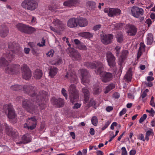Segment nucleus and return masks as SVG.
Segmentation results:
<instances>
[{"mask_svg":"<svg viewBox=\"0 0 155 155\" xmlns=\"http://www.w3.org/2000/svg\"><path fill=\"white\" fill-rule=\"evenodd\" d=\"M84 65L88 68L96 69L95 72L97 74L100 75L101 79L103 82H106L112 80L113 78L112 73L103 71L104 67V64L102 63L96 61L92 63L86 62L84 63Z\"/></svg>","mask_w":155,"mask_h":155,"instance_id":"obj_1","label":"nucleus"},{"mask_svg":"<svg viewBox=\"0 0 155 155\" xmlns=\"http://www.w3.org/2000/svg\"><path fill=\"white\" fill-rule=\"evenodd\" d=\"M35 87L31 86L25 85L23 87L18 85H14L10 87V88L12 90L18 91L21 90L22 88L26 94L31 96H34L36 92Z\"/></svg>","mask_w":155,"mask_h":155,"instance_id":"obj_2","label":"nucleus"},{"mask_svg":"<svg viewBox=\"0 0 155 155\" xmlns=\"http://www.w3.org/2000/svg\"><path fill=\"white\" fill-rule=\"evenodd\" d=\"M34 104V102L30 99L25 100L22 103L23 107L27 112L33 114L38 111V106Z\"/></svg>","mask_w":155,"mask_h":155,"instance_id":"obj_3","label":"nucleus"},{"mask_svg":"<svg viewBox=\"0 0 155 155\" xmlns=\"http://www.w3.org/2000/svg\"><path fill=\"white\" fill-rule=\"evenodd\" d=\"M35 91L36 92L34 94V96L32 97H35L36 98V102L40 106V108L41 110L44 109L46 107V105L43 102L41 103V102H42L44 101L47 100L48 97V94L46 92L42 91L40 92L38 95H36L37 92H36V89Z\"/></svg>","mask_w":155,"mask_h":155,"instance_id":"obj_4","label":"nucleus"},{"mask_svg":"<svg viewBox=\"0 0 155 155\" xmlns=\"http://www.w3.org/2000/svg\"><path fill=\"white\" fill-rule=\"evenodd\" d=\"M52 23L55 28L51 26L50 27V29L59 35L61 34L62 31L65 29V25L62 21L56 18L53 19Z\"/></svg>","mask_w":155,"mask_h":155,"instance_id":"obj_5","label":"nucleus"},{"mask_svg":"<svg viewBox=\"0 0 155 155\" xmlns=\"http://www.w3.org/2000/svg\"><path fill=\"white\" fill-rule=\"evenodd\" d=\"M69 97L70 102L74 103L78 101L79 98V91L76 88L74 84H71L69 87L68 90Z\"/></svg>","mask_w":155,"mask_h":155,"instance_id":"obj_6","label":"nucleus"},{"mask_svg":"<svg viewBox=\"0 0 155 155\" xmlns=\"http://www.w3.org/2000/svg\"><path fill=\"white\" fill-rule=\"evenodd\" d=\"M38 2L35 0H24L21 3V6L24 9L31 11L35 10L38 7Z\"/></svg>","mask_w":155,"mask_h":155,"instance_id":"obj_7","label":"nucleus"},{"mask_svg":"<svg viewBox=\"0 0 155 155\" xmlns=\"http://www.w3.org/2000/svg\"><path fill=\"white\" fill-rule=\"evenodd\" d=\"M18 44L15 42H9L8 43V48L9 50H8L6 51L5 54V57L8 60L11 61L14 58V52H13L14 49L17 48Z\"/></svg>","mask_w":155,"mask_h":155,"instance_id":"obj_8","label":"nucleus"},{"mask_svg":"<svg viewBox=\"0 0 155 155\" xmlns=\"http://www.w3.org/2000/svg\"><path fill=\"white\" fill-rule=\"evenodd\" d=\"M81 78V83L84 85H87L90 82V75L87 70L84 69H82L80 70Z\"/></svg>","mask_w":155,"mask_h":155,"instance_id":"obj_9","label":"nucleus"},{"mask_svg":"<svg viewBox=\"0 0 155 155\" xmlns=\"http://www.w3.org/2000/svg\"><path fill=\"white\" fill-rule=\"evenodd\" d=\"M22 76L25 80H28L31 76V71L27 66L24 64L21 68Z\"/></svg>","mask_w":155,"mask_h":155,"instance_id":"obj_10","label":"nucleus"},{"mask_svg":"<svg viewBox=\"0 0 155 155\" xmlns=\"http://www.w3.org/2000/svg\"><path fill=\"white\" fill-rule=\"evenodd\" d=\"M106 59L108 65L112 68L116 66V58L114 55L110 51H108L106 54Z\"/></svg>","mask_w":155,"mask_h":155,"instance_id":"obj_11","label":"nucleus"},{"mask_svg":"<svg viewBox=\"0 0 155 155\" xmlns=\"http://www.w3.org/2000/svg\"><path fill=\"white\" fill-rule=\"evenodd\" d=\"M19 66L15 64L9 65L5 68V71L9 74H15L19 71Z\"/></svg>","mask_w":155,"mask_h":155,"instance_id":"obj_12","label":"nucleus"},{"mask_svg":"<svg viewBox=\"0 0 155 155\" xmlns=\"http://www.w3.org/2000/svg\"><path fill=\"white\" fill-rule=\"evenodd\" d=\"M4 109L5 110H8V116L9 118L13 119L16 118V114L13 107L11 104L5 105L4 106Z\"/></svg>","mask_w":155,"mask_h":155,"instance_id":"obj_13","label":"nucleus"},{"mask_svg":"<svg viewBox=\"0 0 155 155\" xmlns=\"http://www.w3.org/2000/svg\"><path fill=\"white\" fill-rule=\"evenodd\" d=\"M67 52L73 60H78L81 58L80 54L78 51H76L73 48H68Z\"/></svg>","mask_w":155,"mask_h":155,"instance_id":"obj_14","label":"nucleus"},{"mask_svg":"<svg viewBox=\"0 0 155 155\" xmlns=\"http://www.w3.org/2000/svg\"><path fill=\"white\" fill-rule=\"evenodd\" d=\"M127 33L129 35H135L137 32V29L135 26L130 24H127L125 26Z\"/></svg>","mask_w":155,"mask_h":155,"instance_id":"obj_15","label":"nucleus"},{"mask_svg":"<svg viewBox=\"0 0 155 155\" xmlns=\"http://www.w3.org/2000/svg\"><path fill=\"white\" fill-rule=\"evenodd\" d=\"M113 38V36L111 34L106 35L103 34L101 35V42L105 45L111 43Z\"/></svg>","mask_w":155,"mask_h":155,"instance_id":"obj_16","label":"nucleus"},{"mask_svg":"<svg viewBox=\"0 0 155 155\" xmlns=\"http://www.w3.org/2000/svg\"><path fill=\"white\" fill-rule=\"evenodd\" d=\"M131 12L134 17L138 18L140 16L143 15V10L141 8L134 6L131 8Z\"/></svg>","mask_w":155,"mask_h":155,"instance_id":"obj_17","label":"nucleus"},{"mask_svg":"<svg viewBox=\"0 0 155 155\" xmlns=\"http://www.w3.org/2000/svg\"><path fill=\"white\" fill-rule=\"evenodd\" d=\"M27 122L29 126L28 127V129H30L32 130L36 127L37 120L35 117L28 118L27 120Z\"/></svg>","mask_w":155,"mask_h":155,"instance_id":"obj_18","label":"nucleus"},{"mask_svg":"<svg viewBox=\"0 0 155 155\" xmlns=\"http://www.w3.org/2000/svg\"><path fill=\"white\" fill-rule=\"evenodd\" d=\"M51 101L52 103L57 107H62L64 104V99L61 98L56 99L54 97L53 98Z\"/></svg>","mask_w":155,"mask_h":155,"instance_id":"obj_19","label":"nucleus"},{"mask_svg":"<svg viewBox=\"0 0 155 155\" xmlns=\"http://www.w3.org/2000/svg\"><path fill=\"white\" fill-rule=\"evenodd\" d=\"M5 125L6 133L8 136L14 137L18 135L17 132L15 130L14 131L12 127L8 126L6 124Z\"/></svg>","mask_w":155,"mask_h":155,"instance_id":"obj_20","label":"nucleus"},{"mask_svg":"<svg viewBox=\"0 0 155 155\" xmlns=\"http://www.w3.org/2000/svg\"><path fill=\"white\" fill-rule=\"evenodd\" d=\"M121 13V10L118 8H110L108 12V16L110 17H114L119 15Z\"/></svg>","mask_w":155,"mask_h":155,"instance_id":"obj_21","label":"nucleus"},{"mask_svg":"<svg viewBox=\"0 0 155 155\" xmlns=\"http://www.w3.org/2000/svg\"><path fill=\"white\" fill-rule=\"evenodd\" d=\"M8 33V29L5 25H2L0 26V35L2 37H6Z\"/></svg>","mask_w":155,"mask_h":155,"instance_id":"obj_22","label":"nucleus"},{"mask_svg":"<svg viewBox=\"0 0 155 155\" xmlns=\"http://www.w3.org/2000/svg\"><path fill=\"white\" fill-rule=\"evenodd\" d=\"M79 2V0H68L64 2L63 5L68 7H75Z\"/></svg>","mask_w":155,"mask_h":155,"instance_id":"obj_23","label":"nucleus"},{"mask_svg":"<svg viewBox=\"0 0 155 155\" xmlns=\"http://www.w3.org/2000/svg\"><path fill=\"white\" fill-rule=\"evenodd\" d=\"M65 77L68 78L70 80L71 83L76 84L78 82V78L76 75L74 74H69L68 73L65 76Z\"/></svg>","mask_w":155,"mask_h":155,"instance_id":"obj_24","label":"nucleus"},{"mask_svg":"<svg viewBox=\"0 0 155 155\" xmlns=\"http://www.w3.org/2000/svg\"><path fill=\"white\" fill-rule=\"evenodd\" d=\"M67 25L70 28H74L78 26L77 19L72 18L70 19L67 22Z\"/></svg>","mask_w":155,"mask_h":155,"instance_id":"obj_25","label":"nucleus"},{"mask_svg":"<svg viewBox=\"0 0 155 155\" xmlns=\"http://www.w3.org/2000/svg\"><path fill=\"white\" fill-rule=\"evenodd\" d=\"M78 25L80 27H84L87 25L88 22L87 19L84 18H81L77 19Z\"/></svg>","mask_w":155,"mask_h":155,"instance_id":"obj_26","label":"nucleus"},{"mask_svg":"<svg viewBox=\"0 0 155 155\" xmlns=\"http://www.w3.org/2000/svg\"><path fill=\"white\" fill-rule=\"evenodd\" d=\"M82 92L84 94V101L86 102L88 101L90 96V92L88 88L87 87H84L82 88Z\"/></svg>","mask_w":155,"mask_h":155,"instance_id":"obj_27","label":"nucleus"},{"mask_svg":"<svg viewBox=\"0 0 155 155\" xmlns=\"http://www.w3.org/2000/svg\"><path fill=\"white\" fill-rule=\"evenodd\" d=\"M27 25L21 23H19L16 25L17 29L21 32L25 33Z\"/></svg>","mask_w":155,"mask_h":155,"instance_id":"obj_28","label":"nucleus"},{"mask_svg":"<svg viewBox=\"0 0 155 155\" xmlns=\"http://www.w3.org/2000/svg\"><path fill=\"white\" fill-rule=\"evenodd\" d=\"M43 75L41 70L39 69H37L34 73L33 76L36 79H39L42 77Z\"/></svg>","mask_w":155,"mask_h":155,"instance_id":"obj_29","label":"nucleus"},{"mask_svg":"<svg viewBox=\"0 0 155 155\" xmlns=\"http://www.w3.org/2000/svg\"><path fill=\"white\" fill-rule=\"evenodd\" d=\"M21 140L23 141V143H26L30 142L31 138V136L28 134L24 135L21 137Z\"/></svg>","mask_w":155,"mask_h":155,"instance_id":"obj_30","label":"nucleus"},{"mask_svg":"<svg viewBox=\"0 0 155 155\" xmlns=\"http://www.w3.org/2000/svg\"><path fill=\"white\" fill-rule=\"evenodd\" d=\"M8 62L4 58L1 57L0 58V67L2 68H5L9 65Z\"/></svg>","mask_w":155,"mask_h":155,"instance_id":"obj_31","label":"nucleus"},{"mask_svg":"<svg viewBox=\"0 0 155 155\" xmlns=\"http://www.w3.org/2000/svg\"><path fill=\"white\" fill-rule=\"evenodd\" d=\"M58 69L55 67H51L49 69V75L51 78H53L57 74Z\"/></svg>","mask_w":155,"mask_h":155,"instance_id":"obj_32","label":"nucleus"},{"mask_svg":"<svg viewBox=\"0 0 155 155\" xmlns=\"http://www.w3.org/2000/svg\"><path fill=\"white\" fill-rule=\"evenodd\" d=\"M128 51L126 50H124L122 51V54L119 59V61L121 63H122L124 62L125 59L128 54Z\"/></svg>","mask_w":155,"mask_h":155,"instance_id":"obj_33","label":"nucleus"},{"mask_svg":"<svg viewBox=\"0 0 155 155\" xmlns=\"http://www.w3.org/2000/svg\"><path fill=\"white\" fill-rule=\"evenodd\" d=\"M147 44L148 45H151L153 41V36L152 34L149 33L147 37Z\"/></svg>","mask_w":155,"mask_h":155,"instance_id":"obj_34","label":"nucleus"},{"mask_svg":"<svg viewBox=\"0 0 155 155\" xmlns=\"http://www.w3.org/2000/svg\"><path fill=\"white\" fill-rule=\"evenodd\" d=\"M79 35L85 38H91L93 37V35L89 32H82L79 33Z\"/></svg>","mask_w":155,"mask_h":155,"instance_id":"obj_35","label":"nucleus"},{"mask_svg":"<svg viewBox=\"0 0 155 155\" xmlns=\"http://www.w3.org/2000/svg\"><path fill=\"white\" fill-rule=\"evenodd\" d=\"M21 48L19 47L18 45L17 46V48H15L13 51L14 52V54H15H15H16L18 56H23V54L21 51ZM14 56L15 54H14Z\"/></svg>","mask_w":155,"mask_h":155,"instance_id":"obj_36","label":"nucleus"},{"mask_svg":"<svg viewBox=\"0 0 155 155\" xmlns=\"http://www.w3.org/2000/svg\"><path fill=\"white\" fill-rule=\"evenodd\" d=\"M36 31L35 29L32 27L27 25L25 33L28 34H31Z\"/></svg>","mask_w":155,"mask_h":155,"instance_id":"obj_37","label":"nucleus"},{"mask_svg":"<svg viewBox=\"0 0 155 155\" xmlns=\"http://www.w3.org/2000/svg\"><path fill=\"white\" fill-rule=\"evenodd\" d=\"M132 68H130L125 75V78L128 81H130L132 78Z\"/></svg>","mask_w":155,"mask_h":155,"instance_id":"obj_38","label":"nucleus"},{"mask_svg":"<svg viewBox=\"0 0 155 155\" xmlns=\"http://www.w3.org/2000/svg\"><path fill=\"white\" fill-rule=\"evenodd\" d=\"M115 87L114 84H110L106 87L104 92L105 94H107L111 90L113 89Z\"/></svg>","mask_w":155,"mask_h":155,"instance_id":"obj_39","label":"nucleus"},{"mask_svg":"<svg viewBox=\"0 0 155 155\" xmlns=\"http://www.w3.org/2000/svg\"><path fill=\"white\" fill-rule=\"evenodd\" d=\"M86 5L89 6L91 9H94L96 7V4L93 1H89L86 3Z\"/></svg>","mask_w":155,"mask_h":155,"instance_id":"obj_40","label":"nucleus"},{"mask_svg":"<svg viewBox=\"0 0 155 155\" xmlns=\"http://www.w3.org/2000/svg\"><path fill=\"white\" fill-rule=\"evenodd\" d=\"M28 45L32 49V50L35 51L37 49V45L34 42H30L28 44Z\"/></svg>","mask_w":155,"mask_h":155,"instance_id":"obj_41","label":"nucleus"},{"mask_svg":"<svg viewBox=\"0 0 155 155\" xmlns=\"http://www.w3.org/2000/svg\"><path fill=\"white\" fill-rule=\"evenodd\" d=\"M117 41L119 42H121L123 40V36L121 33H119L116 36Z\"/></svg>","mask_w":155,"mask_h":155,"instance_id":"obj_42","label":"nucleus"},{"mask_svg":"<svg viewBox=\"0 0 155 155\" xmlns=\"http://www.w3.org/2000/svg\"><path fill=\"white\" fill-rule=\"evenodd\" d=\"M92 124L95 126H96L98 123V119L96 116H94L91 120Z\"/></svg>","mask_w":155,"mask_h":155,"instance_id":"obj_43","label":"nucleus"},{"mask_svg":"<svg viewBox=\"0 0 155 155\" xmlns=\"http://www.w3.org/2000/svg\"><path fill=\"white\" fill-rule=\"evenodd\" d=\"M61 93L62 95L65 97V99L67 100L68 99V93L64 88H63L62 89Z\"/></svg>","mask_w":155,"mask_h":155,"instance_id":"obj_44","label":"nucleus"},{"mask_svg":"<svg viewBox=\"0 0 155 155\" xmlns=\"http://www.w3.org/2000/svg\"><path fill=\"white\" fill-rule=\"evenodd\" d=\"M111 26L114 27V29L117 30L121 27L122 26V23H115L113 24Z\"/></svg>","mask_w":155,"mask_h":155,"instance_id":"obj_45","label":"nucleus"},{"mask_svg":"<svg viewBox=\"0 0 155 155\" xmlns=\"http://www.w3.org/2000/svg\"><path fill=\"white\" fill-rule=\"evenodd\" d=\"M78 47L79 49L81 50H86L87 49V48L86 46L82 43L79 44Z\"/></svg>","mask_w":155,"mask_h":155,"instance_id":"obj_46","label":"nucleus"},{"mask_svg":"<svg viewBox=\"0 0 155 155\" xmlns=\"http://www.w3.org/2000/svg\"><path fill=\"white\" fill-rule=\"evenodd\" d=\"M101 91V89L100 87L95 88L93 89V93L95 94H97L100 92Z\"/></svg>","mask_w":155,"mask_h":155,"instance_id":"obj_47","label":"nucleus"},{"mask_svg":"<svg viewBox=\"0 0 155 155\" xmlns=\"http://www.w3.org/2000/svg\"><path fill=\"white\" fill-rule=\"evenodd\" d=\"M62 63V60L61 58H59L58 59L56 62H53L52 63V64L54 65H59L61 64Z\"/></svg>","mask_w":155,"mask_h":155,"instance_id":"obj_48","label":"nucleus"},{"mask_svg":"<svg viewBox=\"0 0 155 155\" xmlns=\"http://www.w3.org/2000/svg\"><path fill=\"white\" fill-rule=\"evenodd\" d=\"M140 47L138 51V55H139V53L140 51H141L142 49H144L145 48V45L143 43L141 42L140 44Z\"/></svg>","mask_w":155,"mask_h":155,"instance_id":"obj_49","label":"nucleus"},{"mask_svg":"<svg viewBox=\"0 0 155 155\" xmlns=\"http://www.w3.org/2000/svg\"><path fill=\"white\" fill-rule=\"evenodd\" d=\"M147 117V115L146 114H143L139 120V123H141L143 122L144 120L146 119Z\"/></svg>","mask_w":155,"mask_h":155,"instance_id":"obj_50","label":"nucleus"},{"mask_svg":"<svg viewBox=\"0 0 155 155\" xmlns=\"http://www.w3.org/2000/svg\"><path fill=\"white\" fill-rule=\"evenodd\" d=\"M121 150V155H127V153L125 147H122Z\"/></svg>","mask_w":155,"mask_h":155,"instance_id":"obj_51","label":"nucleus"},{"mask_svg":"<svg viewBox=\"0 0 155 155\" xmlns=\"http://www.w3.org/2000/svg\"><path fill=\"white\" fill-rule=\"evenodd\" d=\"M120 49V47L119 46H117L115 48V51L116 53V55L118 56Z\"/></svg>","mask_w":155,"mask_h":155,"instance_id":"obj_52","label":"nucleus"},{"mask_svg":"<svg viewBox=\"0 0 155 155\" xmlns=\"http://www.w3.org/2000/svg\"><path fill=\"white\" fill-rule=\"evenodd\" d=\"M54 53V51L53 50H50L47 53L46 55L48 57H52Z\"/></svg>","mask_w":155,"mask_h":155,"instance_id":"obj_53","label":"nucleus"},{"mask_svg":"<svg viewBox=\"0 0 155 155\" xmlns=\"http://www.w3.org/2000/svg\"><path fill=\"white\" fill-rule=\"evenodd\" d=\"M45 40L43 38L42 39V41L41 42V43H39L37 45L39 46L40 47H42L45 45Z\"/></svg>","mask_w":155,"mask_h":155,"instance_id":"obj_54","label":"nucleus"},{"mask_svg":"<svg viewBox=\"0 0 155 155\" xmlns=\"http://www.w3.org/2000/svg\"><path fill=\"white\" fill-rule=\"evenodd\" d=\"M96 101H94L93 99H92L90 101V102H89V106H95L96 105Z\"/></svg>","mask_w":155,"mask_h":155,"instance_id":"obj_55","label":"nucleus"},{"mask_svg":"<svg viewBox=\"0 0 155 155\" xmlns=\"http://www.w3.org/2000/svg\"><path fill=\"white\" fill-rule=\"evenodd\" d=\"M110 123L109 121H107L105 123L104 126L102 128V130H104L110 124Z\"/></svg>","mask_w":155,"mask_h":155,"instance_id":"obj_56","label":"nucleus"},{"mask_svg":"<svg viewBox=\"0 0 155 155\" xmlns=\"http://www.w3.org/2000/svg\"><path fill=\"white\" fill-rule=\"evenodd\" d=\"M138 138L141 140H142L143 141H145V139H144V136H143V134H140L139 135Z\"/></svg>","mask_w":155,"mask_h":155,"instance_id":"obj_57","label":"nucleus"},{"mask_svg":"<svg viewBox=\"0 0 155 155\" xmlns=\"http://www.w3.org/2000/svg\"><path fill=\"white\" fill-rule=\"evenodd\" d=\"M126 109L125 108H124L120 112L119 115L120 116H122L123 115L125 114L126 112Z\"/></svg>","mask_w":155,"mask_h":155,"instance_id":"obj_58","label":"nucleus"},{"mask_svg":"<svg viewBox=\"0 0 155 155\" xmlns=\"http://www.w3.org/2000/svg\"><path fill=\"white\" fill-rule=\"evenodd\" d=\"M81 104L78 103L75 104L73 107L74 109H78L81 107Z\"/></svg>","mask_w":155,"mask_h":155,"instance_id":"obj_59","label":"nucleus"},{"mask_svg":"<svg viewBox=\"0 0 155 155\" xmlns=\"http://www.w3.org/2000/svg\"><path fill=\"white\" fill-rule=\"evenodd\" d=\"M152 130H148L146 133V135L147 136H149L152 134H153V132L152 131Z\"/></svg>","mask_w":155,"mask_h":155,"instance_id":"obj_60","label":"nucleus"},{"mask_svg":"<svg viewBox=\"0 0 155 155\" xmlns=\"http://www.w3.org/2000/svg\"><path fill=\"white\" fill-rule=\"evenodd\" d=\"M113 109V107L111 106H108L106 108V110L107 111L110 112V111H112Z\"/></svg>","mask_w":155,"mask_h":155,"instance_id":"obj_61","label":"nucleus"},{"mask_svg":"<svg viewBox=\"0 0 155 155\" xmlns=\"http://www.w3.org/2000/svg\"><path fill=\"white\" fill-rule=\"evenodd\" d=\"M101 25H97L94 26L93 28V29L95 31L98 30L101 27Z\"/></svg>","mask_w":155,"mask_h":155,"instance_id":"obj_62","label":"nucleus"},{"mask_svg":"<svg viewBox=\"0 0 155 155\" xmlns=\"http://www.w3.org/2000/svg\"><path fill=\"white\" fill-rule=\"evenodd\" d=\"M154 78L152 76H148L147 77V81H151L154 80Z\"/></svg>","mask_w":155,"mask_h":155,"instance_id":"obj_63","label":"nucleus"},{"mask_svg":"<svg viewBox=\"0 0 155 155\" xmlns=\"http://www.w3.org/2000/svg\"><path fill=\"white\" fill-rule=\"evenodd\" d=\"M136 153V150H132L130 152V155H135Z\"/></svg>","mask_w":155,"mask_h":155,"instance_id":"obj_64","label":"nucleus"}]
</instances>
